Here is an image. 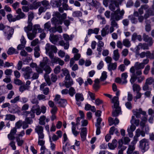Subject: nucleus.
<instances>
[{"label":"nucleus","instance_id":"nucleus-48","mask_svg":"<svg viewBox=\"0 0 154 154\" xmlns=\"http://www.w3.org/2000/svg\"><path fill=\"white\" fill-rule=\"evenodd\" d=\"M73 84V82L72 79L66 81L64 83V85L67 88H69Z\"/></svg>","mask_w":154,"mask_h":154},{"label":"nucleus","instance_id":"nucleus-57","mask_svg":"<svg viewBox=\"0 0 154 154\" xmlns=\"http://www.w3.org/2000/svg\"><path fill=\"white\" fill-rule=\"evenodd\" d=\"M49 141L50 142V148L52 151H54L55 149L56 145L53 143L51 140V137L50 136H49Z\"/></svg>","mask_w":154,"mask_h":154},{"label":"nucleus","instance_id":"nucleus-59","mask_svg":"<svg viewBox=\"0 0 154 154\" xmlns=\"http://www.w3.org/2000/svg\"><path fill=\"white\" fill-rule=\"evenodd\" d=\"M40 108L38 104H36L32 106L30 110L35 113V111L37 110Z\"/></svg>","mask_w":154,"mask_h":154},{"label":"nucleus","instance_id":"nucleus-24","mask_svg":"<svg viewBox=\"0 0 154 154\" xmlns=\"http://www.w3.org/2000/svg\"><path fill=\"white\" fill-rule=\"evenodd\" d=\"M131 125H133L134 126H139L140 123V120L139 119H135L134 116H132L131 119L130 121Z\"/></svg>","mask_w":154,"mask_h":154},{"label":"nucleus","instance_id":"nucleus-22","mask_svg":"<svg viewBox=\"0 0 154 154\" xmlns=\"http://www.w3.org/2000/svg\"><path fill=\"white\" fill-rule=\"evenodd\" d=\"M72 125L71 128L72 132L75 137H77L79 134V132L76 130V127L75 126V123L74 122H71Z\"/></svg>","mask_w":154,"mask_h":154},{"label":"nucleus","instance_id":"nucleus-17","mask_svg":"<svg viewBox=\"0 0 154 154\" xmlns=\"http://www.w3.org/2000/svg\"><path fill=\"white\" fill-rule=\"evenodd\" d=\"M143 39L145 42H147L149 43L148 45L149 46H150L152 45L153 42L152 38L145 34H143Z\"/></svg>","mask_w":154,"mask_h":154},{"label":"nucleus","instance_id":"nucleus-30","mask_svg":"<svg viewBox=\"0 0 154 154\" xmlns=\"http://www.w3.org/2000/svg\"><path fill=\"white\" fill-rule=\"evenodd\" d=\"M149 7V6L147 4L141 5L140 7L138 10L139 14L140 15L142 14L143 13V9L145 10L147 9Z\"/></svg>","mask_w":154,"mask_h":154},{"label":"nucleus","instance_id":"nucleus-49","mask_svg":"<svg viewBox=\"0 0 154 154\" xmlns=\"http://www.w3.org/2000/svg\"><path fill=\"white\" fill-rule=\"evenodd\" d=\"M51 23L50 21H48L44 24V29L47 31H48L51 28Z\"/></svg>","mask_w":154,"mask_h":154},{"label":"nucleus","instance_id":"nucleus-61","mask_svg":"<svg viewBox=\"0 0 154 154\" xmlns=\"http://www.w3.org/2000/svg\"><path fill=\"white\" fill-rule=\"evenodd\" d=\"M28 21H32L34 18V15L33 12H29L28 13Z\"/></svg>","mask_w":154,"mask_h":154},{"label":"nucleus","instance_id":"nucleus-6","mask_svg":"<svg viewBox=\"0 0 154 154\" xmlns=\"http://www.w3.org/2000/svg\"><path fill=\"white\" fill-rule=\"evenodd\" d=\"M139 143V147L143 152L147 151L149 148V143L148 139H143L140 141Z\"/></svg>","mask_w":154,"mask_h":154},{"label":"nucleus","instance_id":"nucleus-5","mask_svg":"<svg viewBox=\"0 0 154 154\" xmlns=\"http://www.w3.org/2000/svg\"><path fill=\"white\" fill-rule=\"evenodd\" d=\"M125 12L124 10L121 11L120 8H118L113 13L111 14V19H115L117 21H119L123 18Z\"/></svg>","mask_w":154,"mask_h":154},{"label":"nucleus","instance_id":"nucleus-1","mask_svg":"<svg viewBox=\"0 0 154 154\" xmlns=\"http://www.w3.org/2000/svg\"><path fill=\"white\" fill-rule=\"evenodd\" d=\"M52 16L53 17L51 19V23L56 26L63 24V20L66 18L67 14L64 13L61 15L59 12L54 11L53 12Z\"/></svg>","mask_w":154,"mask_h":154},{"label":"nucleus","instance_id":"nucleus-39","mask_svg":"<svg viewBox=\"0 0 154 154\" xmlns=\"http://www.w3.org/2000/svg\"><path fill=\"white\" fill-rule=\"evenodd\" d=\"M46 119V117L45 116H41L39 119L38 123L41 125H44L45 124V120Z\"/></svg>","mask_w":154,"mask_h":154},{"label":"nucleus","instance_id":"nucleus-12","mask_svg":"<svg viewBox=\"0 0 154 154\" xmlns=\"http://www.w3.org/2000/svg\"><path fill=\"white\" fill-rule=\"evenodd\" d=\"M104 46V43L103 42L101 41H98L97 43V50L98 52V55L100 56L101 55V52Z\"/></svg>","mask_w":154,"mask_h":154},{"label":"nucleus","instance_id":"nucleus-40","mask_svg":"<svg viewBox=\"0 0 154 154\" xmlns=\"http://www.w3.org/2000/svg\"><path fill=\"white\" fill-rule=\"evenodd\" d=\"M53 4L54 6L60 7L62 5V0H52Z\"/></svg>","mask_w":154,"mask_h":154},{"label":"nucleus","instance_id":"nucleus-4","mask_svg":"<svg viewBox=\"0 0 154 154\" xmlns=\"http://www.w3.org/2000/svg\"><path fill=\"white\" fill-rule=\"evenodd\" d=\"M0 30H4L5 35L9 40L13 34L14 29L8 26H5L2 23L0 24Z\"/></svg>","mask_w":154,"mask_h":154},{"label":"nucleus","instance_id":"nucleus-2","mask_svg":"<svg viewBox=\"0 0 154 154\" xmlns=\"http://www.w3.org/2000/svg\"><path fill=\"white\" fill-rule=\"evenodd\" d=\"M130 71L131 73L130 80V82L131 84H133L137 80L138 83H140L144 79V77L141 75L142 74L141 71H137L136 72H135L134 68V67H132L130 68Z\"/></svg>","mask_w":154,"mask_h":154},{"label":"nucleus","instance_id":"nucleus-14","mask_svg":"<svg viewBox=\"0 0 154 154\" xmlns=\"http://www.w3.org/2000/svg\"><path fill=\"white\" fill-rule=\"evenodd\" d=\"M17 132V128L16 127L14 128L11 131L10 133L8 134V137L10 140H13L15 138L14 134Z\"/></svg>","mask_w":154,"mask_h":154},{"label":"nucleus","instance_id":"nucleus-58","mask_svg":"<svg viewBox=\"0 0 154 154\" xmlns=\"http://www.w3.org/2000/svg\"><path fill=\"white\" fill-rule=\"evenodd\" d=\"M37 97L38 99L39 100H43V101H45L48 100V99H46L45 96L43 94H38L37 96Z\"/></svg>","mask_w":154,"mask_h":154},{"label":"nucleus","instance_id":"nucleus-20","mask_svg":"<svg viewBox=\"0 0 154 154\" xmlns=\"http://www.w3.org/2000/svg\"><path fill=\"white\" fill-rule=\"evenodd\" d=\"M135 69V72H136L137 71H141V69H143L144 67V65L142 63H139L138 62H137L135 63L134 66H133Z\"/></svg>","mask_w":154,"mask_h":154},{"label":"nucleus","instance_id":"nucleus-11","mask_svg":"<svg viewBox=\"0 0 154 154\" xmlns=\"http://www.w3.org/2000/svg\"><path fill=\"white\" fill-rule=\"evenodd\" d=\"M16 13L17 14L16 16L18 20L20 19L25 18L26 16L25 14L22 11L21 9L20 8H18L16 10Z\"/></svg>","mask_w":154,"mask_h":154},{"label":"nucleus","instance_id":"nucleus-52","mask_svg":"<svg viewBox=\"0 0 154 154\" xmlns=\"http://www.w3.org/2000/svg\"><path fill=\"white\" fill-rule=\"evenodd\" d=\"M72 16L74 17H78L82 16V13L80 11H75L73 12Z\"/></svg>","mask_w":154,"mask_h":154},{"label":"nucleus","instance_id":"nucleus-10","mask_svg":"<svg viewBox=\"0 0 154 154\" xmlns=\"http://www.w3.org/2000/svg\"><path fill=\"white\" fill-rule=\"evenodd\" d=\"M133 113L137 118H139L140 117V114H142L144 116L146 114L145 111H143L141 108H139V109H136L135 111H133Z\"/></svg>","mask_w":154,"mask_h":154},{"label":"nucleus","instance_id":"nucleus-38","mask_svg":"<svg viewBox=\"0 0 154 154\" xmlns=\"http://www.w3.org/2000/svg\"><path fill=\"white\" fill-rule=\"evenodd\" d=\"M60 106L64 107L67 103V101L66 100L64 99H61L57 103Z\"/></svg>","mask_w":154,"mask_h":154},{"label":"nucleus","instance_id":"nucleus-18","mask_svg":"<svg viewBox=\"0 0 154 154\" xmlns=\"http://www.w3.org/2000/svg\"><path fill=\"white\" fill-rule=\"evenodd\" d=\"M49 39L52 43L55 44L59 40V38L57 35H54L52 33L50 35Z\"/></svg>","mask_w":154,"mask_h":154},{"label":"nucleus","instance_id":"nucleus-43","mask_svg":"<svg viewBox=\"0 0 154 154\" xmlns=\"http://www.w3.org/2000/svg\"><path fill=\"white\" fill-rule=\"evenodd\" d=\"M28 38L30 40H32L35 37L36 33H34L32 31V32H26Z\"/></svg>","mask_w":154,"mask_h":154},{"label":"nucleus","instance_id":"nucleus-25","mask_svg":"<svg viewBox=\"0 0 154 154\" xmlns=\"http://www.w3.org/2000/svg\"><path fill=\"white\" fill-rule=\"evenodd\" d=\"M109 26L106 25L101 31V35L103 37L105 36L109 32Z\"/></svg>","mask_w":154,"mask_h":154},{"label":"nucleus","instance_id":"nucleus-15","mask_svg":"<svg viewBox=\"0 0 154 154\" xmlns=\"http://www.w3.org/2000/svg\"><path fill=\"white\" fill-rule=\"evenodd\" d=\"M117 67V64L116 63H110L107 66V69L110 72L111 75H112V70H115Z\"/></svg>","mask_w":154,"mask_h":154},{"label":"nucleus","instance_id":"nucleus-16","mask_svg":"<svg viewBox=\"0 0 154 154\" xmlns=\"http://www.w3.org/2000/svg\"><path fill=\"white\" fill-rule=\"evenodd\" d=\"M81 132L80 133L82 141H84L86 139L87 134V128H81Z\"/></svg>","mask_w":154,"mask_h":154},{"label":"nucleus","instance_id":"nucleus-46","mask_svg":"<svg viewBox=\"0 0 154 154\" xmlns=\"http://www.w3.org/2000/svg\"><path fill=\"white\" fill-rule=\"evenodd\" d=\"M40 150L41 151L40 154H51L50 151L45 148V147H41Z\"/></svg>","mask_w":154,"mask_h":154},{"label":"nucleus","instance_id":"nucleus-60","mask_svg":"<svg viewBox=\"0 0 154 154\" xmlns=\"http://www.w3.org/2000/svg\"><path fill=\"white\" fill-rule=\"evenodd\" d=\"M16 141L17 142V145L19 146H21L23 144L24 141L23 140L20 139L19 137H16Z\"/></svg>","mask_w":154,"mask_h":154},{"label":"nucleus","instance_id":"nucleus-62","mask_svg":"<svg viewBox=\"0 0 154 154\" xmlns=\"http://www.w3.org/2000/svg\"><path fill=\"white\" fill-rule=\"evenodd\" d=\"M23 121L22 120H19L15 124V127L18 129L20 128L21 127H22Z\"/></svg>","mask_w":154,"mask_h":154},{"label":"nucleus","instance_id":"nucleus-9","mask_svg":"<svg viewBox=\"0 0 154 154\" xmlns=\"http://www.w3.org/2000/svg\"><path fill=\"white\" fill-rule=\"evenodd\" d=\"M44 127L41 125H37L35 128V132L38 136H45L43 133Z\"/></svg>","mask_w":154,"mask_h":154},{"label":"nucleus","instance_id":"nucleus-44","mask_svg":"<svg viewBox=\"0 0 154 154\" xmlns=\"http://www.w3.org/2000/svg\"><path fill=\"white\" fill-rule=\"evenodd\" d=\"M122 43L123 45L127 48H129L131 45L130 41L127 38L124 39Z\"/></svg>","mask_w":154,"mask_h":154},{"label":"nucleus","instance_id":"nucleus-32","mask_svg":"<svg viewBox=\"0 0 154 154\" xmlns=\"http://www.w3.org/2000/svg\"><path fill=\"white\" fill-rule=\"evenodd\" d=\"M27 23L28 24L27 26L24 28V30L26 32L31 31L32 29V21H28Z\"/></svg>","mask_w":154,"mask_h":154},{"label":"nucleus","instance_id":"nucleus-21","mask_svg":"<svg viewBox=\"0 0 154 154\" xmlns=\"http://www.w3.org/2000/svg\"><path fill=\"white\" fill-rule=\"evenodd\" d=\"M137 39L139 41H141L142 40V36L140 35H138L136 32H134L132 35L131 40L135 42Z\"/></svg>","mask_w":154,"mask_h":154},{"label":"nucleus","instance_id":"nucleus-55","mask_svg":"<svg viewBox=\"0 0 154 154\" xmlns=\"http://www.w3.org/2000/svg\"><path fill=\"white\" fill-rule=\"evenodd\" d=\"M107 72L106 71H103L102 73L101 76L100 77V80L101 81H103L105 80L107 78Z\"/></svg>","mask_w":154,"mask_h":154},{"label":"nucleus","instance_id":"nucleus-47","mask_svg":"<svg viewBox=\"0 0 154 154\" xmlns=\"http://www.w3.org/2000/svg\"><path fill=\"white\" fill-rule=\"evenodd\" d=\"M135 149L134 145H130L129 146L128 150L127 152V154H131Z\"/></svg>","mask_w":154,"mask_h":154},{"label":"nucleus","instance_id":"nucleus-54","mask_svg":"<svg viewBox=\"0 0 154 154\" xmlns=\"http://www.w3.org/2000/svg\"><path fill=\"white\" fill-rule=\"evenodd\" d=\"M69 95L72 97L76 93V91L74 88L71 87L68 90V93Z\"/></svg>","mask_w":154,"mask_h":154},{"label":"nucleus","instance_id":"nucleus-53","mask_svg":"<svg viewBox=\"0 0 154 154\" xmlns=\"http://www.w3.org/2000/svg\"><path fill=\"white\" fill-rule=\"evenodd\" d=\"M63 3L62 4L63 7L64 8L65 10H67L68 9L69 6L67 4L68 0H62Z\"/></svg>","mask_w":154,"mask_h":154},{"label":"nucleus","instance_id":"nucleus-35","mask_svg":"<svg viewBox=\"0 0 154 154\" xmlns=\"http://www.w3.org/2000/svg\"><path fill=\"white\" fill-rule=\"evenodd\" d=\"M7 53L8 55H11L14 54H17L18 53V52L13 47H10L8 49Z\"/></svg>","mask_w":154,"mask_h":154},{"label":"nucleus","instance_id":"nucleus-19","mask_svg":"<svg viewBox=\"0 0 154 154\" xmlns=\"http://www.w3.org/2000/svg\"><path fill=\"white\" fill-rule=\"evenodd\" d=\"M108 121L110 126H111L113 124L116 125H118L119 123V120L116 118L114 119L111 117H109L108 119Z\"/></svg>","mask_w":154,"mask_h":154},{"label":"nucleus","instance_id":"nucleus-56","mask_svg":"<svg viewBox=\"0 0 154 154\" xmlns=\"http://www.w3.org/2000/svg\"><path fill=\"white\" fill-rule=\"evenodd\" d=\"M15 119V116L14 115L11 114H8L6 115V118L5 119V120H10L11 121H14Z\"/></svg>","mask_w":154,"mask_h":154},{"label":"nucleus","instance_id":"nucleus-26","mask_svg":"<svg viewBox=\"0 0 154 154\" xmlns=\"http://www.w3.org/2000/svg\"><path fill=\"white\" fill-rule=\"evenodd\" d=\"M136 126L133 125L131 126L129 128H128L127 131L128 134L129 136L130 137H132L133 136V132L135 130Z\"/></svg>","mask_w":154,"mask_h":154},{"label":"nucleus","instance_id":"nucleus-29","mask_svg":"<svg viewBox=\"0 0 154 154\" xmlns=\"http://www.w3.org/2000/svg\"><path fill=\"white\" fill-rule=\"evenodd\" d=\"M37 30H38V32L39 33L42 32L43 31V30L41 28L39 24L35 25L33 26L32 30L33 32L36 33Z\"/></svg>","mask_w":154,"mask_h":154},{"label":"nucleus","instance_id":"nucleus-23","mask_svg":"<svg viewBox=\"0 0 154 154\" xmlns=\"http://www.w3.org/2000/svg\"><path fill=\"white\" fill-rule=\"evenodd\" d=\"M41 5V2H34L30 5L29 6L30 9L31 10L36 9L40 6Z\"/></svg>","mask_w":154,"mask_h":154},{"label":"nucleus","instance_id":"nucleus-28","mask_svg":"<svg viewBox=\"0 0 154 154\" xmlns=\"http://www.w3.org/2000/svg\"><path fill=\"white\" fill-rule=\"evenodd\" d=\"M45 136H40L38 137V145L41 146V147H45L44 146L45 141L44 140Z\"/></svg>","mask_w":154,"mask_h":154},{"label":"nucleus","instance_id":"nucleus-42","mask_svg":"<svg viewBox=\"0 0 154 154\" xmlns=\"http://www.w3.org/2000/svg\"><path fill=\"white\" fill-rule=\"evenodd\" d=\"M128 76L127 73H124L122 74L121 79L122 81V84H126L127 83V81L126 79Z\"/></svg>","mask_w":154,"mask_h":154},{"label":"nucleus","instance_id":"nucleus-37","mask_svg":"<svg viewBox=\"0 0 154 154\" xmlns=\"http://www.w3.org/2000/svg\"><path fill=\"white\" fill-rule=\"evenodd\" d=\"M118 143L119 144L118 148L119 149H120V150H122V151H123L124 150L126 149L127 147L125 146L122 145L123 143L122 139L119 140Z\"/></svg>","mask_w":154,"mask_h":154},{"label":"nucleus","instance_id":"nucleus-51","mask_svg":"<svg viewBox=\"0 0 154 154\" xmlns=\"http://www.w3.org/2000/svg\"><path fill=\"white\" fill-rule=\"evenodd\" d=\"M128 18L131 21L132 23L136 24L138 22L137 19L133 15H130L128 16Z\"/></svg>","mask_w":154,"mask_h":154},{"label":"nucleus","instance_id":"nucleus-13","mask_svg":"<svg viewBox=\"0 0 154 154\" xmlns=\"http://www.w3.org/2000/svg\"><path fill=\"white\" fill-rule=\"evenodd\" d=\"M119 8V3L115 0L112 1V3L110 4L109 6V9L112 11H114L116 9V8Z\"/></svg>","mask_w":154,"mask_h":154},{"label":"nucleus","instance_id":"nucleus-7","mask_svg":"<svg viewBox=\"0 0 154 154\" xmlns=\"http://www.w3.org/2000/svg\"><path fill=\"white\" fill-rule=\"evenodd\" d=\"M22 115L26 117L25 120L30 121V122L33 123V119L35 118V113L30 110V111H24L22 113Z\"/></svg>","mask_w":154,"mask_h":154},{"label":"nucleus","instance_id":"nucleus-31","mask_svg":"<svg viewBox=\"0 0 154 154\" xmlns=\"http://www.w3.org/2000/svg\"><path fill=\"white\" fill-rule=\"evenodd\" d=\"M49 60L47 57H45L43 58V60L42 62H41L40 64V66L42 67H45L48 66Z\"/></svg>","mask_w":154,"mask_h":154},{"label":"nucleus","instance_id":"nucleus-3","mask_svg":"<svg viewBox=\"0 0 154 154\" xmlns=\"http://www.w3.org/2000/svg\"><path fill=\"white\" fill-rule=\"evenodd\" d=\"M116 91V95L117 96L114 97L111 100L112 102L114 103V108L116 109L112 112V116L113 117L118 116L121 112V108L119 106V101L118 97L120 95V92L119 91Z\"/></svg>","mask_w":154,"mask_h":154},{"label":"nucleus","instance_id":"nucleus-63","mask_svg":"<svg viewBox=\"0 0 154 154\" xmlns=\"http://www.w3.org/2000/svg\"><path fill=\"white\" fill-rule=\"evenodd\" d=\"M44 67H42L40 66H37L36 69L35 70L37 72V73H42L43 72L44 70Z\"/></svg>","mask_w":154,"mask_h":154},{"label":"nucleus","instance_id":"nucleus-34","mask_svg":"<svg viewBox=\"0 0 154 154\" xmlns=\"http://www.w3.org/2000/svg\"><path fill=\"white\" fill-rule=\"evenodd\" d=\"M91 2L89 4L91 6L94 7L97 9L100 7V4L98 2L94 0H91Z\"/></svg>","mask_w":154,"mask_h":154},{"label":"nucleus","instance_id":"nucleus-8","mask_svg":"<svg viewBox=\"0 0 154 154\" xmlns=\"http://www.w3.org/2000/svg\"><path fill=\"white\" fill-rule=\"evenodd\" d=\"M22 70L24 72L23 75L26 79H31V75L32 72V69L29 67L27 66L25 68H23Z\"/></svg>","mask_w":154,"mask_h":154},{"label":"nucleus","instance_id":"nucleus-64","mask_svg":"<svg viewBox=\"0 0 154 154\" xmlns=\"http://www.w3.org/2000/svg\"><path fill=\"white\" fill-rule=\"evenodd\" d=\"M44 67V70H45L46 74H49L51 71L52 69L48 66H47Z\"/></svg>","mask_w":154,"mask_h":154},{"label":"nucleus","instance_id":"nucleus-50","mask_svg":"<svg viewBox=\"0 0 154 154\" xmlns=\"http://www.w3.org/2000/svg\"><path fill=\"white\" fill-rule=\"evenodd\" d=\"M133 89L134 91H139L140 90V86L138 84L136 83H133Z\"/></svg>","mask_w":154,"mask_h":154},{"label":"nucleus","instance_id":"nucleus-45","mask_svg":"<svg viewBox=\"0 0 154 154\" xmlns=\"http://www.w3.org/2000/svg\"><path fill=\"white\" fill-rule=\"evenodd\" d=\"M113 59L115 60H118L119 57V50L118 49L115 50L113 51Z\"/></svg>","mask_w":154,"mask_h":154},{"label":"nucleus","instance_id":"nucleus-41","mask_svg":"<svg viewBox=\"0 0 154 154\" xmlns=\"http://www.w3.org/2000/svg\"><path fill=\"white\" fill-rule=\"evenodd\" d=\"M34 56L35 57H38L40 56V48L39 46L38 45H37L36 47H35L34 49Z\"/></svg>","mask_w":154,"mask_h":154},{"label":"nucleus","instance_id":"nucleus-33","mask_svg":"<svg viewBox=\"0 0 154 154\" xmlns=\"http://www.w3.org/2000/svg\"><path fill=\"white\" fill-rule=\"evenodd\" d=\"M30 121L25 120L23 121L22 128L23 129H25L29 127V125L32 124L33 123L30 122Z\"/></svg>","mask_w":154,"mask_h":154},{"label":"nucleus","instance_id":"nucleus-27","mask_svg":"<svg viewBox=\"0 0 154 154\" xmlns=\"http://www.w3.org/2000/svg\"><path fill=\"white\" fill-rule=\"evenodd\" d=\"M117 140L116 139H114L112 143H108V146L110 149H114L117 147Z\"/></svg>","mask_w":154,"mask_h":154},{"label":"nucleus","instance_id":"nucleus-36","mask_svg":"<svg viewBox=\"0 0 154 154\" xmlns=\"http://www.w3.org/2000/svg\"><path fill=\"white\" fill-rule=\"evenodd\" d=\"M75 98L76 101H82L84 100L83 94L81 93H77L75 95Z\"/></svg>","mask_w":154,"mask_h":154}]
</instances>
